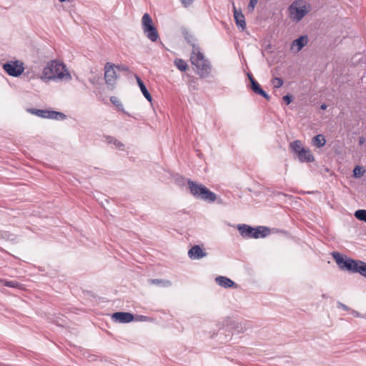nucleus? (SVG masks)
<instances>
[{"instance_id":"nucleus-16","label":"nucleus","mask_w":366,"mask_h":366,"mask_svg":"<svg viewBox=\"0 0 366 366\" xmlns=\"http://www.w3.org/2000/svg\"><path fill=\"white\" fill-rule=\"evenodd\" d=\"M333 259L335 260L336 263L339 265V267L342 269H347L346 264L349 261H354V259L348 258L344 259V257L337 252H333L332 253Z\"/></svg>"},{"instance_id":"nucleus-7","label":"nucleus","mask_w":366,"mask_h":366,"mask_svg":"<svg viewBox=\"0 0 366 366\" xmlns=\"http://www.w3.org/2000/svg\"><path fill=\"white\" fill-rule=\"evenodd\" d=\"M117 76L114 70V64L107 63L104 66V79L109 87L113 89L116 83Z\"/></svg>"},{"instance_id":"nucleus-2","label":"nucleus","mask_w":366,"mask_h":366,"mask_svg":"<svg viewBox=\"0 0 366 366\" xmlns=\"http://www.w3.org/2000/svg\"><path fill=\"white\" fill-rule=\"evenodd\" d=\"M190 60L192 64L196 67V72L200 78L205 79L210 76L212 71L211 64L205 59L204 54L199 51V48L196 44H192Z\"/></svg>"},{"instance_id":"nucleus-38","label":"nucleus","mask_w":366,"mask_h":366,"mask_svg":"<svg viewBox=\"0 0 366 366\" xmlns=\"http://www.w3.org/2000/svg\"><path fill=\"white\" fill-rule=\"evenodd\" d=\"M326 108H327V105L326 104H323L321 105V109H326Z\"/></svg>"},{"instance_id":"nucleus-13","label":"nucleus","mask_w":366,"mask_h":366,"mask_svg":"<svg viewBox=\"0 0 366 366\" xmlns=\"http://www.w3.org/2000/svg\"><path fill=\"white\" fill-rule=\"evenodd\" d=\"M233 11H234V19L235 23L237 26L240 27L242 30L246 28V22L244 16L242 14V11L237 10L234 4H233Z\"/></svg>"},{"instance_id":"nucleus-22","label":"nucleus","mask_w":366,"mask_h":366,"mask_svg":"<svg viewBox=\"0 0 366 366\" xmlns=\"http://www.w3.org/2000/svg\"><path fill=\"white\" fill-rule=\"evenodd\" d=\"M325 142L326 140L322 134H317L312 139V144L318 148L323 147L325 144Z\"/></svg>"},{"instance_id":"nucleus-41","label":"nucleus","mask_w":366,"mask_h":366,"mask_svg":"<svg viewBox=\"0 0 366 366\" xmlns=\"http://www.w3.org/2000/svg\"><path fill=\"white\" fill-rule=\"evenodd\" d=\"M60 2H64L66 0H59Z\"/></svg>"},{"instance_id":"nucleus-6","label":"nucleus","mask_w":366,"mask_h":366,"mask_svg":"<svg viewBox=\"0 0 366 366\" xmlns=\"http://www.w3.org/2000/svg\"><path fill=\"white\" fill-rule=\"evenodd\" d=\"M3 68L9 75L12 76H20L24 70L23 63L19 61L7 62L3 65Z\"/></svg>"},{"instance_id":"nucleus-26","label":"nucleus","mask_w":366,"mask_h":366,"mask_svg":"<svg viewBox=\"0 0 366 366\" xmlns=\"http://www.w3.org/2000/svg\"><path fill=\"white\" fill-rule=\"evenodd\" d=\"M355 216L357 219L366 222V210H365V209L357 210L355 213Z\"/></svg>"},{"instance_id":"nucleus-19","label":"nucleus","mask_w":366,"mask_h":366,"mask_svg":"<svg viewBox=\"0 0 366 366\" xmlns=\"http://www.w3.org/2000/svg\"><path fill=\"white\" fill-rule=\"evenodd\" d=\"M216 282L221 287L224 288H230L236 286V284L230 279L223 276H219L215 279Z\"/></svg>"},{"instance_id":"nucleus-21","label":"nucleus","mask_w":366,"mask_h":366,"mask_svg":"<svg viewBox=\"0 0 366 366\" xmlns=\"http://www.w3.org/2000/svg\"><path fill=\"white\" fill-rule=\"evenodd\" d=\"M291 150L295 152L297 155L304 150L305 148L300 140H295L290 144Z\"/></svg>"},{"instance_id":"nucleus-32","label":"nucleus","mask_w":366,"mask_h":366,"mask_svg":"<svg viewBox=\"0 0 366 366\" xmlns=\"http://www.w3.org/2000/svg\"><path fill=\"white\" fill-rule=\"evenodd\" d=\"M337 306L338 308H340V309H342L345 311H350V309L345 305H344L343 303L340 302H337Z\"/></svg>"},{"instance_id":"nucleus-37","label":"nucleus","mask_w":366,"mask_h":366,"mask_svg":"<svg viewBox=\"0 0 366 366\" xmlns=\"http://www.w3.org/2000/svg\"><path fill=\"white\" fill-rule=\"evenodd\" d=\"M147 317L146 316H144V315H140V316H138V318H137L136 320H140V321H145L147 320Z\"/></svg>"},{"instance_id":"nucleus-40","label":"nucleus","mask_w":366,"mask_h":366,"mask_svg":"<svg viewBox=\"0 0 366 366\" xmlns=\"http://www.w3.org/2000/svg\"><path fill=\"white\" fill-rule=\"evenodd\" d=\"M352 314H357V315H358V314H357V312H355V311H352Z\"/></svg>"},{"instance_id":"nucleus-12","label":"nucleus","mask_w":366,"mask_h":366,"mask_svg":"<svg viewBox=\"0 0 366 366\" xmlns=\"http://www.w3.org/2000/svg\"><path fill=\"white\" fill-rule=\"evenodd\" d=\"M188 256L192 259H199L206 257L207 252L199 245H194L188 251Z\"/></svg>"},{"instance_id":"nucleus-8","label":"nucleus","mask_w":366,"mask_h":366,"mask_svg":"<svg viewBox=\"0 0 366 366\" xmlns=\"http://www.w3.org/2000/svg\"><path fill=\"white\" fill-rule=\"evenodd\" d=\"M30 113L35 114L38 117L42 118H49V119H64L66 116L61 112H54V111H49L44 109H29L28 110Z\"/></svg>"},{"instance_id":"nucleus-18","label":"nucleus","mask_w":366,"mask_h":366,"mask_svg":"<svg viewBox=\"0 0 366 366\" xmlns=\"http://www.w3.org/2000/svg\"><path fill=\"white\" fill-rule=\"evenodd\" d=\"M297 157L301 162H312L315 160L314 156L310 149L305 148L297 154Z\"/></svg>"},{"instance_id":"nucleus-39","label":"nucleus","mask_w":366,"mask_h":366,"mask_svg":"<svg viewBox=\"0 0 366 366\" xmlns=\"http://www.w3.org/2000/svg\"><path fill=\"white\" fill-rule=\"evenodd\" d=\"M364 142V138L363 137H360V144H362Z\"/></svg>"},{"instance_id":"nucleus-15","label":"nucleus","mask_w":366,"mask_h":366,"mask_svg":"<svg viewBox=\"0 0 366 366\" xmlns=\"http://www.w3.org/2000/svg\"><path fill=\"white\" fill-rule=\"evenodd\" d=\"M307 44V36H300L292 41L291 49H295L297 52L300 51Z\"/></svg>"},{"instance_id":"nucleus-17","label":"nucleus","mask_w":366,"mask_h":366,"mask_svg":"<svg viewBox=\"0 0 366 366\" xmlns=\"http://www.w3.org/2000/svg\"><path fill=\"white\" fill-rule=\"evenodd\" d=\"M270 233V229L268 227L259 226L256 228H254L253 231V238H263L267 237Z\"/></svg>"},{"instance_id":"nucleus-35","label":"nucleus","mask_w":366,"mask_h":366,"mask_svg":"<svg viewBox=\"0 0 366 366\" xmlns=\"http://www.w3.org/2000/svg\"><path fill=\"white\" fill-rule=\"evenodd\" d=\"M181 3L185 6H188L192 4L194 0H179Z\"/></svg>"},{"instance_id":"nucleus-29","label":"nucleus","mask_w":366,"mask_h":366,"mask_svg":"<svg viewBox=\"0 0 366 366\" xmlns=\"http://www.w3.org/2000/svg\"><path fill=\"white\" fill-rule=\"evenodd\" d=\"M188 85L189 87H192L194 90H197V79L194 76H190L188 81Z\"/></svg>"},{"instance_id":"nucleus-11","label":"nucleus","mask_w":366,"mask_h":366,"mask_svg":"<svg viewBox=\"0 0 366 366\" xmlns=\"http://www.w3.org/2000/svg\"><path fill=\"white\" fill-rule=\"evenodd\" d=\"M251 82V89L257 94L262 96L267 100H269L270 97L261 88L259 84L253 78L252 74H248Z\"/></svg>"},{"instance_id":"nucleus-27","label":"nucleus","mask_w":366,"mask_h":366,"mask_svg":"<svg viewBox=\"0 0 366 366\" xmlns=\"http://www.w3.org/2000/svg\"><path fill=\"white\" fill-rule=\"evenodd\" d=\"M107 141L109 144H114L118 148H121L124 146V144L121 142H119V140H117V139H115L113 137H110V136L107 137Z\"/></svg>"},{"instance_id":"nucleus-24","label":"nucleus","mask_w":366,"mask_h":366,"mask_svg":"<svg viewBox=\"0 0 366 366\" xmlns=\"http://www.w3.org/2000/svg\"><path fill=\"white\" fill-rule=\"evenodd\" d=\"M149 282L152 284L154 285H161L163 287H169L171 285V282L169 280H159V279H152L150 280Z\"/></svg>"},{"instance_id":"nucleus-20","label":"nucleus","mask_w":366,"mask_h":366,"mask_svg":"<svg viewBox=\"0 0 366 366\" xmlns=\"http://www.w3.org/2000/svg\"><path fill=\"white\" fill-rule=\"evenodd\" d=\"M136 79H137V84H138L143 95L144 96V97L148 101L152 102V96H151L150 93L148 92L144 82L142 81V79L138 76H136Z\"/></svg>"},{"instance_id":"nucleus-30","label":"nucleus","mask_w":366,"mask_h":366,"mask_svg":"<svg viewBox=\"0 0 366 366\" xmlns=\"http://www.w3.org/2000/svg\"><path fill=\"white\" fill-rule=\"evenodd\" d=\"M364 173V170L360 166H356L353 170V174L355 177H361Z\"/></svg>"},{"instance_id":"nucleus-3","label":"nucleus","mask_w":366,"mask_h":366,"mask_svg":"<svg viewBox=\"0 0 366 366\" xmlns=\"http://www.w3.org/2000/svg\"><path fill=\"white\" fill-rule=\"evenodd\" d=\"M188 188L191 194L195 198L212 203L217 199V195L210 191L204 185L197 183L196 182L188 179Z\"/></svg>"},{"instance_id":"nucleus-25","label":"nucleus","mask_w":366,"mask_h":366,"mask_svg":"<svg viewBox=\"0 0 366 366\" xmlns=\"http://www.w3.org/2000/svg\"><path fill=\"white\" fill-rule=\"evenodd\" d=\"M283 80L279 77H274L271 80V84L274 89H279L283 85Z\"/></svg>"},{"instance_id":"nucleus-14","label":"nucleus","mask_w":366,"mask_h":366,"mask_svg":"<svg viewBox=\"0 0 366 366\" xmlns=\"http://www.w3.org/2000/svg\"><path fill=\"white\" fill-rule=\"evenodd\" d=\"M237 229L242 237L247 239L253 238L254 227L247 224H239Z\"/></svg>"},{"instance_id":"nucleus-31","label":"nucleus","mask_w":366,"mask_h":366,"mask_svg":"<svg viewBox=\"0 0 366 366\" xmlns=\"http://www.w3.org/2000/svg\"><path fill=\"white\" fill-rule=\"evenodd\" d=\"M183 34H184L185 39L187 40V41L188 43L191 44L192 46V44H195L194 43L192 42L193 36L192 34H190L189 33V31H187V30H184L183 31Z\"/></svg>"},{"instance_id":"nucleus-34","label":"nucleus","mask_w":366,"mask_h":366,"mask_svg":"<svg viewBox=\"0 0 366 366\" xmlns=\"http://www.w3.org/2000/svg\"><path fill=\"white\" fill-rule=\"evenodd\" d=\"M258 0H250L248 8L251 10H253L256 4H257Z\"/></svg>"},{"instance_id":"nucleus-36","label":"nucleus","mask_w":366,"mask_h":366,"mask_svg":"<svg viewBox=\"0 0 366 366\" xmlns=\"http://www.w3.org/2000/svg\"><path fill=\"white\" fill-rule=\"evenodd\" d=\"M110 100H111V102H112L114 104L117 105V107H118V106H122V104L119 102V101H117V100L116 97H112L110 98Z\"/></svg>"},{"instance_id":"nucleus-4","label":"nucleus","mask_w":366,"mask_h":366,"mask_svg":"<svg viewBox=\"0 0 366 366\" xmlns=\"http://www.w3.org/2000/svg\"><path fill=\"white\" fill-rule=\"evenodd\" d=\"M308 11L307 3L303 0H296L289 6L290 16L293 21H300Z\"/></svg>"},{"instance_id":"nucleus-5","label":"nucleus","mask_w":366,"mask_h":366,"mask_svg":"<svg viewBox=\"0 0 366 366\" xmlns=\"http://www.w3.org/2000/svg\"><path fill=\"white\" fill-rule=\"evenodd\" d=\"M142 29L146 36L152 41H156L159 39V34L156 28L153 26L152 19L148 14H144L142 19Z\"/></svg>"},{"instance_id":"nucleus-33","label":"nucleus","mask_w":366,"mask_h":366,"mask_svg":"<svg viewBox=\"0 0 366 366\" xmlns=\"http://www.w3.org/2000/svg\"><path fill=\"white\" fill-rule=\"evenodd\" d=\"M283 100L287 104H290L292 101V96L287 94L283 97Z\"/></svg>"},{"instance_id":"nucleus-28","label":"nucleus","mask_w":366,"mask_h":366,"mask_svg":"<svg viewBox=\"0 0 366 366\" xmlns=\"http://www.w3.org/2000/svg\"><path fill=\"white\" fill-rule=\"evenodd\" d=\"M3 285L6 287H13V288H19L21 286V284L16 281L4 280V281H3Z\"/></svg>"},{"instance_id":"nucleus-23","label":"nucleus","mask_w":366,"mask_h":366,"mask_svg":"<svg viewBox=\"0 0 366 366\" xmlns=\"http://www.w3.org/2000/svg\"><path fill=\"white\" fill-rule=\"evenodd\" d=\"M174 64L181 71H184L187 69L188 65L187 62L182 59H177L174 60Z\"/></svg>"},{"instance_id":"nucleus-1","label":"nucleus","mask_w":366,"mask_h":366,"mask_svg":"<svg viewBox=\"0 0 366 366\" xmlns=\"http://www.w3.org/2000/svg\"><path fill=\"white\" fill-rule=\"evenodd\" d=\"M42 78L46 79H60L69 81L71 76L64 63L56 60L49 61L42 71Z\"/></svg>"},{"instance_id":"nucleus-10","label":"nucleus","mask_w":366,"mask_h":366,"mask_svg":"<svg viewBox=\"0 0 366 366\" xmlns=\"http://www.w3.org/2000/svg\"><path fill=\"white\" fill-rule=\"evenodd\" d=\"M114 322L119 323H128L134 320V316L129 312H117L112 315Z\"/></svg>"},{"instance_id":"nucleus-9","label":"nucleus","mask_w":366,"mask_h":366,"mask_svg":"<svg viewBox=\"0 0 366 366\" xmlns=\"http://www.w3.org/2000/svg\"><path fill=\"white\" fill-rule=\"evenodd\" d=\"M347 269L352 272H358L366 277V263L360 260L349 261L346 264Z\"/></svg>"}]
</instances>
